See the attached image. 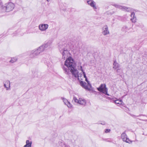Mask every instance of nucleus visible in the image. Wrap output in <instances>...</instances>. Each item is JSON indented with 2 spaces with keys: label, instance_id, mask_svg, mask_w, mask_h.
<instances>
[{
  "label": "nucleus",
  "instance_id": "obj_1",
  "mask_svg": "<svg viewBox=\"0 0 147 147\" xmlns=\"http://www.w3.org/2000/svg\"><path fill=\"white\" fill-rule=\"evenodd\" d=\"M76 64L73 59L69 57L66 60L64 65L62 67L64 73L69 75L71 73L75 78H79V74L78 71L75 68ZM78 79L79 80V78Z\"/></svg>",
  "mask_w": 147,
  "mask_h": 147
},
{
  "label": "nucleus",
  "instance_id": "obj_2",
  "mask_svg": "<svg viewBox=\"0 0 147 147\" xmlns=\"http://www.w3.org/2000/svg\"><path fill=\"white\" fill-rule=\"evenodd\" d=\"M14 5L12 3H6L4 6L1 5V8L2 12H9L12 11L14 8Z\"/></svg>",
  "mask_w": 147,
  "mask_h": 147
},
{
  "label": "nucleus",
  "instance_id": "obj_3",
  "mask_svg": "<svg viewBox=\"0 0 147 147\" xmlns=\"http://www.w3.org/2000/svg\"><path fill=\"white\" fill-rule=\"evenodd\" d=\"M65 45H60L59 46V49L60 52L62 54V58L64 59L67 58L69 55V54L66 48H65Z\"/></svg>",
  "mask_w": 147,
  "mask_h": 147
},
{
  "label": "nucleus",
  "instance_id": "obj_4",
  "mask_svg": "<svg viewBox=\"0 0 147 147\" xmlns=\"http://www.w3.org/2000/svg\"><path fill=\"white\" fill-rule=\"evenodd\" d=\"M113 5L116 7L119 8L123 11L127 12H131V16L132 18L136 17L135 16L134 13L132 12L133 11L132 8L125 6H121L118 4H114Z\"/></svg>",
  "mask_w": 147,
  "mask_h": 147
},
{
  "label": "nucleus",
  "instance_id": "obj_5",
  "mask_svg": "<svg viewBox=\"0 0 147 147\" xmlns=\"http://www.w3.org/2000/svg\"><path fill=\"white\" fill-rule=\"evenodd\" d=\"M98 90L103 94L109 96V94L107 93L108 89L106 87V85L105 84H101L99 88H97Z\"/></svg>",
  "mask_w": 147,
  "mask_h": 147
},
{
  "label": "nucleus",
  "instance_id": "obj_6",
  "mask_svg": "<svg viewBox=\"0 0 147 147\" xmlns=\"http://www.w3.org/2000/svg\"><path fill=\"white\" fill-rule=\"evenodd\" d=\"M75 102L83 106H85L86 104V101L84 98H79L78 99L76 97H74L73 98Z\"/></svg>",
  "mask_w": 147,
  "mask_h": 147
},
{
  "label": "nucleus",
  "instance_id": "obj_7",
  "mask_svg": "<svg viewBox=\"0 0 147 147\" xmlns=\"http://www.w3.org/2000/svg\"><path fill=\"white\" fill-rule=\"evenodd\" d=\"M49 25L47 24H42L39 25V29L41 31H45L48 28Z\"/></svg>",
  "mask_w": 147,
  "mask_h": 147
},
{
  "label": "nucleus",
  "instance_id": "obj_8",
  "mask_svg": "<svg viewBox=\"0 0 147 147\" xmlns=\"http://www.w3.org/2000/svg\"><path fill=\"white\" fill-rule=\"evenodd\" d=\"M121 138L123 140L126 142L130 143L131 142L129 139L127 138V136L125 132H123L121 135Z\"/></svg>",
  "mask_w": 147,
  "mask_h": 147
},
{
  "label": "nucleus",
  "instance_id": "obj_9",
  "mask_svg": "<svg viewBox=\"0 0 147 147\" xmlns=\"http://www.w3.org/2000/svg\"><path fill=\"white\" fill-rule=\"evenodd\" d=\"M39 54V53L38 52L36 49L32 51L31 52L30 55L31 58H34L35 57Z\"/></svg>",
  "mask_w": 147,
  "mask_h": 147
},
{
  "label": "nucleus",
  "instance_id": "obj_10",
  "mask_svg": "<svg viewBox=\"0 0 147 147\" xmlns=\"http://www.w3.org/2000/svg\"><path fill=\"white\" fill-rule=\"evenodd\" d=\"M87 3L89 5L93 8L94 11H96L97 8L96 6V3L94 1L90 0L87 1Z\"/></svg>",
  "mask_w": 147,
  "mask_h": 147
},
{
  "label": "nucleus",
  "instance_id": "obj_11",
  "mask_svg": "<svg viewBox=\"0 0 147 147\" xmlns=\"http://www.w3.org/2000/svg\"><path fill=\"white\" fill-rule=\"evenodd\" d=\"M102 33L105 36L109 34L108 28L107 26H105L102 28Z\"/></svg>",
  "mask_w": 147,
  "mask_h": 147
},
{
  "label": "nucleus",
  "instance_id": "obj_12",
  "mask_svg": "<svg viewBox=\"0 0 147 147\" xmlns=\"http://www.w3.org/2000/svg\"><path fill=\"white\" fill-rule=\"evenodd\" d=\"M80 85L84 89L86 90H90V88L89 86H88V84L86 85L87 84L85 82H84L82 81H80Z\"/></svg>",
  "mask_w": 147,
  "mask_h": 147
},
{
  "label": "nucleus",
  "instance_id": "obj_13",
  "mask_svg": "<svg viewBox=\"0 0 147 147\" xmlns=\"http://www.w3.org/2000/svg\"><path fill=\"white\" fill-rule=\"evenodd\" d=\"M4 86L6 88L7 90H10V83L9 81L7 80L5 81L4 82Z\"/></svg>",
  "mask_w": 147,
  "mask_h": 147
},
{
  "label": "nucleus",
  "instance_id": "obj_14",
  "mask_svg": "<svg viewBox=\"0 0 147 147\" xmlns=\"http://www.w3.org/2000/svg\"><path fill=\"white\" fill-rule=\"evenodd\" d=\"M63 101L64 103L66 105H67V107L69 108L71 107L72 105L67 100L66 98H62Z\"/></svg>",
  "mask_w": 147,
  "mask_h": 147
},
{
  "label": "nucleus",
  "instance_id": "obj_15",
  "mask_svg": "<svg viewBox=\"0 0 147 147\" xmlns=\"http://www.w3.org/2000/svg\"><path fill=\"white\" fill-rule=\"evenodd\" d=\"M45 48L43 45L40 46L38 49H36L38 52L39 53V54L41 53L42 52L45 50Z\"/></svg>",
  "mask_w": 147,
  "mask_h": 147
},
{
  "label": "nucleus",
  "instance_id": "obj_16",
  "mask_svg": "<svg viewBox=\"0 0 147 147\" xmlns=\"http://www.w3.org/2000/svg\"><path fill=\"white\" fill-rule=\"evenodd\" d=\"M113 68L115 69H117L119 67V65L118 63L116 62V60L114 61L113 63Z\"/></svg>",
  "mask_w": 147,
  "mask_h": 147
},
{
  "label": "nucleus",
  "instance_id": "obj_17",
  "mask_svg": "<svg viewBox=\"0 0 147 147\" xmlns=\"http://www.w3.org/2000/svg\"><path fill=\"white\" fill-rule=\"evenodd\" d=\"M32 142L27 140L26 141V144L24 146V147H31Z\"/></svg>",
  "mask_w": 147,
  "mask_h": 147
},
{
  "label": "nucleus",
  "instance_id": "obj_18",
  "mask_svg": "<svg viewBox=\"0 0 147 147\" xmlns=\"http://www.w3.org/2000/svg\"><path fill=\"white\" fill-rule=\"evenodd\" d=\"M51 44V41H49L47 42L43 45V46L45 48V49L49 47Z\"/></svg>",
  "mask_w": 147,
  "mask_h": 147
},
{
  "label": "nucleus",
  "instance_id": "obj_19",
  "mask_svg": "<svg viewBox=\"0 0 147 147\" xmlns=\"http://www.w3.org/2000/svg\"><path fill=\"white\" fill-rule=\"evenodd\" d=\"M17 60L18 58L16 57H12L11 58V60L9 61V62L11 63H13L17 61Z\"/></svg>",
  "mask_w": 147,
  "mask_h": 147
},
{
  "label": "nucleus",
  "instance_id": "obj_20",
  "mask_svg": "<svg viewBox=\"0 0 147 147\" xmlns=\"http://www.w3.org/2000/svg\"><path fill=\"white\" fill-rule=\"evenodd\" d=\"M128 30V28L126 26H124L122 29V30L125 32H126Z\"/></svg>",
  "mask_w": 147,
  "mask_h": 147
},
{
  "label": "nucleus",
  "instance_id": "obj_21",
  "mask_svg": "<svg viewBox=\"0 0 147 147\" xmlns=\"http://www.w3.org/2000/svg\"><path fill=\"white\" fill-rule=\"evenodd\" d=\"M115 102L116 104H122V101L121 100H117L115 101Z\"/></svg>",
  "mask_w": 147,
  "mask_h": 147
},
{
  "label": "nucleus",
  "instance_id": "obj_22",
  "mask_svg": "<svg viewBox=\"0 0 147 147\" xmlns=\"http://www.w3.org/2000/svg\"><path fill=\"white\" fill-rule=\"evenodd\" d=\"M136 17L132 18L131 19V20L132 22L135 23L136 21Z\"/></svg>",
  "mask_w": 147,
  "mask_h": 147
},
{
  "label": "nucleus",
  "instance_id": "obj_23",
  "mask_svg": "<svg viewBox=\"0 0 147 147\" xmlns=\"http://www.w3.org/2000/svg\"><path fill=\"white\" fill-rule=\"evenodd\" d=\"M85 80L88 83V86H89V87H91V85L90 83V82L88 81L87 79V78H85Z\"/></svg>",
  "mask_w": 147,
  "mask_h": 147
},
{
  "label": "nucleus",
  "instance_id": "obj_24",
  "mask_svg": "<svg viewBox=\"0 0 147 147\" xmlns=\"http://www.w3.org/2000/svg\"><path fill=\"white\" fill-rule=\"evenodd\" d=\"M110 131H111V130L110 129H106L105 130V133H107L109 132Z\"/></svg>",
  "mask_w": 147,
  "mask_h": 147
},
{
  "label": "nucleus",
  "instance_id": "obj_25",
  "mask_svg": "<svg viewBox=\"0 0 147 147\" xmlns=\"http://www.w3.org/2000/svg\"><path fill=\"white\" fill-rule=\"evenodd\" d=\"M78 69L79 70H80L82 72L83 71V70L82 69V66L81 65L78 66Z\"/></svg>",
  "mask_w": 147,
  "mask_h": 147
},
{
  "label": "nucleus",
  "instance_id": "obj_26",
  "mask_svg": "<svg viewBox=\"0 0 147 147\" xmlns=\"http://www.w3.org/2000/svg\"><path fill=\"white\" fill-rule=\"evenodd\" d=\"M82 72H83V74L84 75V78H86V74H85V72L83 71Z\"/></svg>",
  "mask_w": 147,
  "mask_h": 147
},
{
  "label": "nucleus",
  "instance_id": "obj_27",
  "mask_svg": "<svg viewBox=\"0 0 147 147\" xmlns=\"http://www.w3.org/2000/svg\"><path fill=\"white\" fill-rule=\"evenodd\" d=\"M99 124H100L102 125H104L105 124V121H102L101 123H99Z\"/></svg>",
  "mask_w": 147,
  "mask_h": 147
},
{
  "label": "nucleus",
  "instance_id": "obj_28",
  "mask_svg": "<svg viewBox=\"0 0 147 147\" xmlns=\"http://www.w3.org/2000/svg\"><path fill=\"white\" fill-rule=\"evenodd\" d=\"M63 146L62 147H68L67 146L65 145V144H64L63 143Z\"/></svg>",
  "mask_w": 147,
  "mask_h": 147
},
{
  "label": "nucleus",
  "instance_id": "obj_29",
  "mask_svg": "<svg viewBox=\"0 0 147 147\" xmlns=\"http://www.w3.org/2000/svg\"><path fill=\"white\" fill-rule=\"evenodd\" d=\"M107 13H108V14H109L110 15H111L113 13H111L108 11L107 12Z\"/></svg>",
  "mask_w": 147,
  "mask_h": 147
},
{
  "label": "nucleus",
  "instance_id": "obj_30",
  "mask_svg": "<svg viewBox=\"0 0 147 147\" xmlns=\"http://www.w3.org/2000/svg\"><path fill=\"white\" fill-rule=\"evenodd\" d=\"M144 116V115H142V114H141V115H139V116H136V117H139V116Z\"/></svg>",
  "mask_w": 147,
  "mask_h": 147
},
{
  "label": "nucleus",
  "instance_id": "obj_31",
  "mask_svg": "<svg viewBox=\"0 0 147 147\" xmlns=\"http://www.w3.org/2000/svg\"><path fill=\"white\" fill-rule=\"evenodd\" d=\"M2 5V2L0 0V5L1 6Z\"/></svg>",
  "mask_w": 147,
  "mask_h": 147
},
{
  "label": "nucleus",
  "instance_id": "obj_32",
  "mask_svg": "<svg viewBox=\"0 0 147 147\" xmlns=\"http://www.w3.org/2000/svg\"><path fill=\"white\" fill-rule=\"evenodd\" d=\"M48 2H49L51 0H46Z\"/></svg>",
  "mask_w": 147,
  "mask_h": 147
},
{
  "label": "nucleus",
  "instance_id": "obj_33",
  "mask_svg": "<svg viewBox=\"0 0 147 147\" xmlns=\"http://www.w3.org/2000/svg\"><path fill=\"white\" fill-rule=\"evenodd\" d=\"M119 69H117V72H118Z\"/></svg>",
  "mask_w": 147,
  "mask_h": 147
},
{
  "label": "nucleus",
  "instance_id": "obj_34",
  "mask_svg": "<svg viewBox=\"0 0 147 147\" xmlns=\"http://www.w3.org/2000/svg\"><path fill=\"white\" fill-rule=\"evenodd\" d=\"M135 116L134 115H132V116H133H133Z\"/></svg>",
  "mask_w": 147,
  "mask_h": 147
}]
</instances>
